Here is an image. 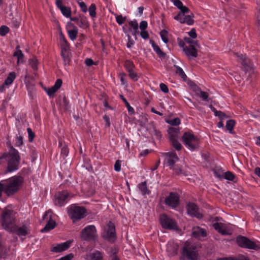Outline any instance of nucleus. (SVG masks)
I'll list each match as a JSON object with an SVG mask.
<instances>
[{
	"label": "nucleus",
	"instance_id": "nucleus-8",
	"mask_svg": "<svg viewBox=\"0 0 260 260\" xmlns=\"http://www.w3.org/2000/svg\"><path fill=\"white\" fill-rule=\"evenodd\" d=\"M185 258L189 260H198L199 259V254L194 247L189 246L187 243L183 248L181 252V256L180 260H183Z\"/></svg>",
	"mask_w": 260,
	"mask_h": 260
},
{
	"label": "nucleus",
	"instance_id": "nucleus-21",
	"mask_svg": "<svg viewBox=\"0 0 260 260\" xmlns=\"http://www.w3.org/2000/svg\"><path fill=\"white\" fill-rule=\"evenodd\" d=\"M59 42L61 48V53H63L64 54L65 52H69V45L68 44L64 36L62 35L61 31L60 32Z\"/></svg>",
	"mask_w": 260,
	"mask_h": 260
},
{
	"label": "nucleus",
	"instance_id": "nucleus-46",
	"mask_svg": "<svg viewBox=\"0 0 260 260\" xmlns=\"http://www.w3.org/2000/svg\"><path fill=\"white\" fill-rule=\"evenodd\" d=\"M128 75L130 78L134 80V81H137L139 79V76H138L137 74L133 70H131V71L128 72Z\"/></svg>",
	"mask_w": 260,
	"mask_h": 260
},
{
	"label": "nucleus",
	"instance_id": "nucleus-18",
	"mask_svg": "<svg viewBox=\"0 0 260 260\" xmlns=\"http://www.w3.org/2000/svg\"><path fill=\"white\" fill-rule=\"evenodd\" d=\"M213 226L216 231L222 235H230L232 233V230L230 227L225 224L216 222L213 223Z\"/></svg>",
	"mask_w": 260,
	"mask_h": 260
},
{
	"label": "nucleus",
	"instance_id": "nucleus-15",
	"mask_svg": "<svg viewBox=\"0 0 260 260\" xmlns=\"http://www.w3.org/2000/svg\"><path fill=\"white\" fill-rule=\"evenodd\" d=\"M186 208L188 214L199 219L202 217V214L194 204L189 203L187 204Z\"/></svg>",
	"mask_w": 260,
	"mask_h": 260
},
{
	"label": "nucleus",
	"instance_id": "nucleus-26",
	"mask_svg": "<svg viewBox=\"0 0 260 260\" xmlns=\"http://www.w3.org/2000/svg\"><path fill=\"white\" fill-rule=\"evenodd\" d=\"M14 56L17 58V64L22 63L24 61V54L20 49L19 46L16 47V51L14 53Z\"/></svg>",
	"mask_w": 260,
	"mask_h": 260
},
{
	"label": "nucleus",
	"instance_id": "nucleus-57",
	"mask_svg": "<svg viewBox=\"0 0 260 260\" xmlns=\"http://www.w3.org/2000/svg\"><path fill=\"white\" fill-rule=\"evenodd\" d=\"M114 170L116 172H119L121 170V161L117 160L114 165Z\"/></svg>",
	"mask_w": 260,
	"mask_h": 260
},
{
	"label": "nucleus",
	"instance_id": "nucleus-14",
	"mask_svg": "<svg viewBox=\"0 0 260 260\" xmlns=\"http://www.w3.org/2000/svg\"><path fill=\"white\" fill-rule=\"evenodd\" d=\"M237 242L238 245L242 247L249 249H254L256 247V244L253 242L245 237L239 236L237 237Z\"/></svg>",
	"mask_w": 260,
	"mask_h": 260
},
{
	"label": "nucleus",
	"instance_id": "nucleus-33",
	"mask_svg": "<svg viewBox=\"0 0 260 260\" xmlns=\"http://www.w3.org/2000/svg\"><path fill=\"white\" fill-rule=\"evenodd\" d=\"M15 232H16L19 235L25 236L28 233L29 230L26 226L20 228L17 230V227L16 226V231Z\"/></svg>",
	"mask_w": 260,
	"mask_h": 260
},
{
	"label": "nucleus",
	"instance_id": "nucleus-11",
	"mask_svg": "<svg viewBox=\"0 0 260 260\" xmlns=\"http://www.w3.org/2000/svg\"><path fill=\"white\" fill-rule=\"evenodd\" d=\"M96 231L94 225H88L81 232V237L85 240H90L96 236Z\"/></svg>",
	"mask_w": 260,
	"mask_h": 260
},
{
	"label": "nucleus",
	"instance_id": "nucleus-38",
	"mask_svg": "<svg viewBox=\"0 0 260 260\" xmlns=\"http://www.w3.org/2000/svg\"><path fill=\"white\" fill-rule=\"evenodd\" d=\"M124 67L127 72L133 70L135 66L133 62L131 60H126L124 63Z\"/></svg>",
	"mask_w": 260,
	"mask_h": 260
},
{
	"label": "nucleus",
	"instance_id": "nucleus-10",
	"mask_svg": "<svg viewBox=\"0 0 260 260\" xmlns=\"http://www.w3.org/2000/svg\"><path fill=\"white\" fill-rule=\"evenodd\" d=\"M159 220L161 226L165 229L170 230H177L178 229L176 222L165 214L160 216Z\"/></svg>",
	"mask_w": 260,
	"mask_h": 260
},
{
	"label": "nucleus",
	"instance_id": "nucleus-30",
	"mask_svg": "<svg viewBox=\"0 0 260 260\" xmlns=\"http://www.w3.org/2000/svg\"><path fill=\"white\" fill-rule=\"evenodd\" d=\"M96 7L94 4H92L89 7L88 11L90 16L92 19H94L96 16Z\"/></svg>",
	"mask_w": 260,
	"mask_h": 260
},
{
	"label": "nucleus",
	"instance_id": "nucleus-52",
	"mask_svg": "<svg viewBox=\"0 0 260 260\" xmlns=\"http://www.w3.org/2000/svg\"><path fill=\"white\" fill-rule=\"evenodd\" d=\"M152 131H151V135L152 136H155L157 138H160L161 135L159 131H156L154 127H152Z\"/></svg>",
	"mask_w": 260,
	"mask_h": 260
},
{
	"label": "nucleus",
	"instance_id": "nucleus-24",
	"mask_svg": "<svg viewBox=\"0 0 260 260\" xmlns=\"http://www.w3.org/2000/svg\"><path fill=\"white\" fill-rule=\"evenodd\" d=\"M15 78L16 74L15 72H12L10 73L8 77L6 79L5 82L1 88H3L6 86L8 87L9 86L11 85L13 82L14 80H15Z\"/></svg>",
	"mask_w": 260,
	"mask_h": 260
},
{
	"label": "nucleus",
	"instance_id": "nucleus-47",
	"mask_svg": "<svg viewBox=\"0 0 260 260\" xmlns=\"http://www.w3.org/2000/svg\"><path fill=\"white\" fill-rule=\"evenodd\" d=\"M126 20L125 17H123L122 15H118L116 17V21L119 25H122Z\"/></svg>",
	"mask_w": 260,
	"mask_h": 260
},
{
	"label": "nucleus",
	"instance_id": "nucleus-19",
	"mask_svg": "<svg viewBox=\"0 0 260 260\" xmlns=\"http://www.w3.org/2000/svg\"><path fill=\"white\" fill-rule=\"evenodd\" d=\"M199 47V46H186L185 48H183V52L189 59H193L198 56L197 48Z\"/></svg>",
	"mask_w": 260,
	"mask_h": 260
},
{
	"label": "nucleus",
	"instance_id": "nucleus-31",
	"mask_svg": "<svg viewBox=\"0 0 260 260\" xmlns=\"http://www.w3.org/2000/svg\"><path fill=\"white\" fill-rule=\"evenodd\" d=\"M68 34L71 40L74 41L77 38L78 29L75 27L74 29L69 30L68 31Z\"/></svg>",
	"mask_w": 260,
	"mask_h": 260
},
{
	"label": "nucleus",
	"instance_id": "nucleus-63",
	"mask_svg": "<svg viewBox=\"0 0 260 260\" xmlns=\"http://www.w3.org/2000/svg\"><path fill=\"white\" fill-rule=\"evenodd\" d=\"M119 76L121 83L123 84H125L126 83V81L125 80V74L124 73H121L119 74Z\"/></svg>",
	"mask_w": 260,
	"mask_h": 260
},
{
	"label": "nucleus",
	"instance_id": "nucleus-44",
	"mask_svg": "<svg viewBox=\"0 0 260 260\" xmlns=\"http://www.w3.org/2000/svg\"><path fill=\"white\" fill-rule=\"evenodd\" d=\"M175 68L176 69V73L178 74L182 79L184 80L187 77L182 69L179 66H175Z\"/></svg>",
	"mask_w": 260,
	"mask_h": 260
},
{
	"label": "nucleus",
	"instance_id": "nucleus-51",
	"mask_svg": "<svg viewBox=\"0 0 260 260\" xmlns=\"http://www.w3.org/2000/svg\"><path fill=\"white\" fill-rule=\"evenodd\" d=\"M234 175L230 172H227L225 173L224 178L229 180H233L234 179Z\"/></svg>",
	"mask_w": 260,
	"mask_h": 260
},
{
	"label": "nucleus",
	"instance_id": "nucleus-56",
	"mask_svg": "<svg viewBox=\"0 0 260 260\" xmlns=\"http://www.w3.org/2000/svg\"><path fill=\"white\" fill-rule=\"evenodd\" d=\"M140 36L144 40H147L149 38L148 32L146 30H141Z\"/></svg>",
	"mask_w": 260,
	"mask_h": 260
},
{
	"label": "nucleus",
	"instance_id": "nucleus-23",
	"mask_svg": "<svg viewBox=\"0 0 260 260\" xmlns=\"http://www.w3.org/2000/svg\"><path fill=\"white\" fill-rule=\"evenodd\" d=\"M168 133L170 141L179 139L180 129L178 128L171 127L168 129Z\"/></svg>",
	"mask_w": 260,
	"mask_h": 260
},
{
	"label": "nucleus",
	"instance_id": "nucleus-36",
	"mask_svg": "<svg viewBox=\"0 0 260 260\" xmlns=\"http://www.w3.org/2000/svg\"><path fill=\"white\" fill-rule=\"evenodd\" d=\"M139 188L143 194H148L149 191L147 189L145 182H142L139 184Z\"/></svg>",
	"mask_w": 260,
	"mask_h": 260
},
{
	"label": "nucleus",
	"instance_id": "nucleus-39",
	"mask_svg": "<svg viewBox=\"0 0 260 260\" xmlns=\"http://www.w3.org/2000/svg\"><path fill=\"white\" fill-rule=\"evenodd\" d=\"M235 122L233 120H229L226 121V127L230 133L232 132L233 127L235 126Z\"/></svg>",
	"mask_w": 260,
	"mask_h": 260
},
{
	"label": "nucleus",
	"instance_id": "nucleus-1",
	"mask_svg": "<svg viewBox=\"0 0 260 260\" xmlns=\"http://www.w3.org/2000/svg\"><path fill=\"white\" fill-rule=\"evenodd\" d=\"M2 182L4 186V193L9 196L20 190L23 185L24 180L21 176H15Z\"/></svg>",
	"mask_w": 260,
	"mask_h": 260
},
{
	"label": "nucleus",
	"instance_id": "nucleus-59",
	"mask_svg": "<svg viewBox=\"0 0 260 260\" xmlns=\"http://www.w3.org/2000/svg\"><path fill=\"white\" fill-rule=\"evenodd\" d=\"M235 55L239 57L238 60L241 62V63L245 64H246L247 61L246 58L243 56L242 55L240 56H238L237 53H235Z\"/></svg>",
	"mask_w": 260,
	"mask_h": 260
},
{
	"label": "nucleus",
	"instance_id": "nucleus-55",
	"mask_svg": "<svg viewBox=\"0 0 260 260\" xmlns=\"http://www.w3.org/2000/svg\"><path fill=\"white\" fill-rule=\"evenodd\" d=\"M148 26V23L146 21H142L140 23V28L141 30H146Z\"/></svg>",
	"mask_w": 260,
	"mask_h": 260
},
{
	"label": "nucleus",
	"instance_id": "nucleus-42",
	"mask_svg": "<svg viewBox=\"0 0 260 260\" xmlns=\"http://www.w3.org/2000/svg\"><path fill=\"white\" fill-rule=\"evenodd\" d=\"M80 9H81V11L85 13L87 12L88 11V8H87V6L86 5V4L83 2L82 1H81L80 2H77Z\"/></svg>",
	"mask_w": 260,
	"mask_h": 260
},
{
	"label": "nucleus",
	"instance_id": "nucleus-37",
	"mask_svg": "<svg viewBox=\"0 0 260 260\" xmlns=\"http://www.w3.org/2000/svg\"><path fill=\"white\" fill-rule=\"evenodd\" d=\"M194 89L197 90V93L200 94V97L204 101H206L208 98V94L207 92L202 91L198 87H194Z\"/></svg>",
	"mask_w": 260,
	"mask_h": 260
},
{
	"label": "nucleus",
	"instance_id": "nucleus-61",
	"mask_svg": "<svg viewBox=\"0 0 260 260\" xmlns=\"http://www.w3.org/2000/svg\"><path fill=\"white\" fill-rule=\"evenodd\" d=\"M103 119L105 121V126L106 127H109L111 124L109 117L105 115L103 116Z\"/></svg>",
	"mask_w": 260,
	"mask_h": 260
},
{
	"label": "nucleus",
	"instance_id": "nucleus-28",
	"mask_svg": "<svg viewBox=\"0 0 260 260\" xmlns=\"http://www.w3.org/2000/svg\"><path fill=\"white\" fill-rule=\"evenodd\" d=\"M151 44L154 51L157 54L159 57L165 58L166 56V54L161 50L159 47L158 45L155 44L153 42H151Z\"/></svg>",
	"mask_w": 260,
	"mask_h": 260
},
{
	"label": "nucleus",
	"instance_id": "nucleus-29",
	"mask_svg": "<svg viewBox=\"0 0 260 260\" xmlns=\"http://www.w3.org/2000/svg\"><path fill=\"white\" fill-rule=\"evenodd\" d=\"M89 260H103V254L99 251L91 253L89 255Z\"/></svg>",
	"mask_w": 260,
	"mask_h": 260
},
{
	"label": "nucleus",
	"instance_id": "nucleus-5",
	"mask_svg": "<svg viewBox=\"0 0 260 260\" xmlns=\"http://www.w3.org/2000/svg\"><path fill=\"white\" fill-rule=\"evenodd\" d=\"M180 10L179 13L174 16V19L181 23L186 24L188 25H192L194 23L193 15L188 14L189 9L186 6H183Z\"/></svg>",
	"mask_w": 260,
	"mask_h": 260
},
{
	"label": "nucleus",
	"instance_id": "nucleus-20",
	"mask_svg": "<svg viewBox=\"0 0 260 260\" xmlns=\"http://www.w3.org/2000/svg\"><path fill=\"white\" fill-rule=\"evenodd\" d=\"M62 81L61 79H57L54 85L50 88L45 89L46 92L49 96H52L55 92L61 87Z\"/></svg>",
	"mask_w": 260,
	"mask_h": 260
},
{
	"label": "nucleus",
	"instance_id": "nucleus-7",
	"mask_svg": "<svg viewBox=\"0 0 260 260\" xmlns=\"http://www.w3.org/2000/svg\"><path fill=\"white\" fill-rule=\"evenodd\" d=\"M85 213L86 210L84 207L74 205H71L68 211L69 216L73 220V222L83 218Z\"/></svg>",
	"mask_w": 260,
	"mask_h": 260
},
{
	"label": "nucleus",
	"instance_id": "nucleus-17",
	"mask_svg": "<svg viewBox=\"0 0 260 260\" xmlns=\"http://www.w3.org/2000/svg\"><path fill=\"white\" fill-rule=\"evenodd\" d=\"M178 245L173 240L169 241L167 245L166 251L170 256H173L177 254Z\"/></svg>",
	"mask_w": 260,
	"mask_h": 260
},
{
	"label": "nucleus",
	"instance_id": "nucleus-35",
	"mask_svg": "<svg viewBox=\"0 0 260 260\" xmlns=\"http://www.w3.org/2000/svg\"><path fill=\"white\" fill-rule=\"evenodd\" d=\"M168 35V32L165 29H163L160 32L161 39L162 41L166 44H167L169 41Z\"/></svg>",
	"mask_w": 260,
	"mask_h": 260
},
{
	"label": "nucleus",
	"instance_id": "nucleus-32",
	"mask_svg": "<svg viewBox=\"0 0 260 260\" xmlns=\"http://www.w3.org/2000/svg\"><path fill=\"white\" fill-rule=\"evenodd\" d=\"M60 11L62 14L67 18H69L71 16V9L69 7L66 6L61 7Z\"/></svg>",
	"mask_w": 260,
	"mask_h": 260
},
{
	"label": "nucleus",
	"instance_id": "nucleus-40",
	"mask_svg": "<svg viewBox=\"0 0 260 260\" xmlns=\"http://www.w3.org/2000/svg\"><path fill=\"white\" fill-rule=\"evenodd\" d=\"M28 61L30 66L34 70L37 69L38 61L36 58L33 57L30 59Z\"/></svg>",
	"mask_w": 260,
	"mask_h": 260
},
{
	"label": "nucleus",
	"instance_id": "nucleus-16",
	"mask_svg": "<svg viewBox=\"0 0 260 260\" xmlns=\"http://www.w3.org/2000/svg\"><path fill=\"white\" fill-rule=\"evenodd\" d=\"M179 196L176 193L171 192L166 198L165 200L166 204L169 206L174 208L176 207L179 204Z\"/></svg>",
	"mask_w": 260,
	"mask_h": 260
},
{
	"label": "nucleus",
	"instance_id": "nucleus-25",
	"mask_svg": "<svg viewBox=\"0 0 260 260\" xmlns=\"http://www.w3.org/2000/svg\"><path fill=\"white\" fill-rule=\"evenodd\" d=\"M77 24L81 28H87L89 26L87 18L84 15H79V19Z\"/></svg>",
	"mask_w": 260,
	"mask_h": 260
},
{
	"label": "nucleus",
	"instance_id": "nucleus-41",
	"mask_svg": "<svg viewBox=\"0 0 260 260\" xmlns=\"http://www.w3.org/2000/svg\"><path fill=\"white\" fill-rule=\"evenodd\" d=\"M69 52H65L64 54L61 53V56L63 59L64 65L69 64L70 62V54Z\"/></svg>",
	"mask_w": 260,
	"mask_h": 260
},
{
	"label": "nucleus",
	"instance_id": "nucleus-54",
	"mask_svg": "<svg viewBox=\"0 0 260 260\" xmlns=\"http://www.w3.org/2000/svg\"><path fill=\"white\" fill-rule=\"evenodd\" d=\"M74 258V254L73 253H69L63 257L56 260H72Z\"/></svg>",
	"mask_w": 260,
	"mask_h": 260
},
{
	"label": "nucleus",
	"instance_id": "nucleus-48",
	"mask_svg": "<svg viewBox=\"0 0 260 260\" xmlns=\"http://www.w3.org/2000/svg\"><path fill=\"white\" fill-rule=\"evenodd\" d=\"M9 31V28L5 25L0 27V35L2 36H5Z\"/></svg>",
	"mask_w": 260,
	"mask_h": 260
},
{
	"label": "nucleus",
	"instance_id": "nucleus-4",
	"mask_svg": "<svg viewBox=\"0 0 260 260\" xmlns=\"http://www.w3.org/2000/svg\"><path fill=\"white\" fill-rule=\"evenodd\" d=\"M165 161L168 166H169L176 175H185V171L180 165L176 164L179 161L177 154L174 152L166 153L165 154Z\"/></svg>",
	"mask_w": 260,
	"mask_h": 260
},
{
	"label": "nucleus",
	"instance_id": "nucleus-34",
	"mask_svg": "<svg viewBox=\"0 0 260 260\" xmlns=\"http://www.w3.org/2000/svg\"><path fill=\"white\" fill-rule=\"evenodd\" d=\"M166 122L167 123L174 126L179 125L181 123L180 120L179 118H175L172 119H167L166 120Z\"/></svg>",
	"mask_w": 260,
	"mask_h": 260
},
{
	"label": "nucleus",
	"instance_id": "nucleus-64",
	"mask_svg": "<svg viewBox=\"0 0 260 260\" xmlns=\"http://www.w3.org/2000/svg\"><path fill=\"white\" fill-rule=\"evenodd\" d=\"M127 37L128 39V41L127 43L126 46L127 48H131L134 44V42L131 39L129 35H127Z\"/></svg>",
	"mask_w": 260,
	"mask_h": 260
},
{
	"label": "nucleus",
	"instance_id": "nucleus-6",
	"mask_svg": "<svg viewBox=\"0 0 260 260\" xmlns=\"http://www.w3.org/2000/svg\"><path fill=\"white\" fill-rule=\"evenodd\" d=\"M182 140L186 147L190 151L196 150L199 147V138L190 133H185Z\"/></svg>",
	"mask_w": 260,
	"mask_h": 260
},
{
	"label": "nucleus",
	"instance_id": "nucleus-45",
	"mask_svg": "<svg viewBox=\"0 0 260 260\" xmlns=\"http://www.w3.org/2000/svg\"><path fill=\"white\" fill-rule=\"evenodd\" d=\"M184 41L186 43L188 44L189 45V46H199V44L197 41H193L189 38H185Z\"/></svg>",
	"mask_w": 260,
	"mask_h": 260
},
{
	"label": "nucleus",
	"instance_id": "nucleus-12",
	"mask_svg": "<svg viewBox=\"0 0 260 260\" xmlns=\"http://www.w3.org/2000/svg\"><path fill=\"white\" fill-rule=\"evenodd\" d=\"M70 195L68 191H63L56 193L54 197V204L55 206L61 207L64 206L69 199Z\"/></svg>",
	"mask_w": 260,
	"mask_h": 260
},
{
	"label": "nucleus",
	"instance_id": "nucleus-22",
	"mask_svg": "<svg viewBox=\"0 0 260 260\" xmlns=\"http://www.w3.org/2000/svg\"><path fill=\"white\" fill-rule=\"evenodd\" d=\"M192 235L194 237L201 239L206 236V231L199 226H195L192 228Z\"/></svg>",
	"mask_w": 260,
	"mask_h": 260
},
{
	"label": "nucleus",
	"instance_id": "nucleus-60",
	"mask_svg": "<svg viewBox=\"0 0 260 260\" xmlns=\"http://www.w3.org/2000/svg\"><path fill=\"white\" fill-rule=\"evenodd\" d=\"M187 33L191 38L195 39L197 38V34L195 29H191V30L190 31L188 32Z\"/></svg>",
	"mask_w": 260,
	"mask_h": 260
},
{
	"label": "nucleus",
	"instance_id": "nucleus-43",
	"mask_svg": "<svg viewBox=\"0 0 260 260\" xmlns=\"http://www.w3.org/2000/svg\"><path fill=\"white\" fill-rule=\"evenodd\" d=\"M172 143L173 146L177 150H179L182 148L181 144L178 141V139H175L172 141H170Z\"/></svg>",
	"mask_w": 260,
	"mask_h": 260
},
{
	"label": "nucleus",
	"instance_id": "nucleus-50",
	"mask_svg": "<svg viewBox=\"0 0 260 260\" xmlns=\"http://www.w3.org/2000/svg\"><path fill=\"white\" fill-rule=\"evenodd\" d=\"M27 131L28 135V140L29 142H32L35 137V134L30 128H27Z\"/></svg>",
	"mask_w": 260,
	"mask_h": 260
},
{
	"label": "nucleus",
	"instance_id": "nucleus-2",
	"mask_svg": "<svg viewBox=\"0 0 260 260\" xmlns=\"http://www.w3.org/2000/svg\"><path fill=\"white\" fill-rule=\"evenodd\" d=\"M5 159L7 162V171L13 172L18 169L20 157L18 151L14 148H11L9 152H6L0 157V159Z\"/></svg>",
	"mask_w": 260,
	"mask_h": 260
},
{
	"label": "nucleus",
	"instance_id": "nucleus-27",
	"mask_svg": "<svg viewBox=\"0 0 260 260\" xmlns=\"http://www.w3.org/2000/svg\"><path fill=\"white\" fill-rule=\"evenodd\" d=\"M56 226V222L52 219H49L46 224L45 226L41 230L42 232H47L53 229Z\"/></svg>",
	"mask_w": 260,
	"mask_h": 260
},
{
	"label": "nucleus",
	"instance_id": "nucleus-49",
	"mask_svg": "<svg viewBox=\"0 0 260 260\" xmlns=\"http://www.w3.org/2000/svg\"><path fill=\"white\" fill-rule=\"evenodd\" d=\"M129 25L132 27L134 30H138V24L136 20H133L129 22Z\"/></svg>",
	"mask_w": 260,
	"mask_h": 260
},
{
	"label": "nucleus",
	"instance_id": "nucleus-13",
	"mask_svg": "<svg viewBox=\"0 0 260 260\" xmlns=\"http://www.w3.org/2000/svg\"><path fill=\"white\" fill-rule=\"evenodd\" d=\"M72 242V240H68L63 243L53 244L51 247V251L55 253L66 251L71 246Z\"/></svg>",
	"mask_w": 260,
	"mask_h": 260
},
{
	"label": "nucleus",
	"instance_id": "nucleus-62",
	"mask_svg": "<svg viewBox=\"0 0 260 260\" xmlns=\"http://www.w3.org/2000/svg\"><path fill=\"white\" fill-rule=\"evenodd\" d=\"M215 115L216 116H218L220 118L222 119L225 117V114L222 113L221 111H216L215 112Z\"/></svg>",
	"mask_w": 260,
	"mask_h": 260
},
{
	"label": "nucleus",
	"instance_id": "nucleus-53",
	"mask_svg": "<svg viewBox=\"0 0 260 260\" xmlns=\"http://www.w3.org/2000/svg\"><path fill=\"white\" fill-rule=\"evenodd\" d=\"M178 9L181 8L183 6V4L180 0H170Z\"/></svg>",
	"mask_w": 260,
	"mask_h": 260
},
{
	"label": "nucleus",
	"instance_id": "nucleus-3",
	"mask_svg": "<svg viewBox=\"0 0 260 260\" xmlns=\"http://www.w3.org/2000/svg\"><path fill=\"white\" fill-rule=\"evenodd\" d=\"M1 222L4 229L11 232L16 231L15 217L14 212L9 208L3 212Z\"/></svg>",
	"mask_w": 260,
	"mask_h": 260
},
{
	"label": "nucleus",
	"instance_id": "nucleus-9",
	"mask_svg": "<svg viewBox=\"0 0 260 260\" xmlns=\"http://www.w3.org/2000/svg\"><path fill=\"white\" fill-rule=\"evenodd\" d=\"M102 237L110 241H113L115 238V229L114 224L109 222L103 229Z\"/></svg>",
	"mask_w": 260,
	"mask_h": 260
},
{
	"label": "nucleus",
	"instance_id": "nucleus-58",
	"mask_svg": "<svg viewBox=\"0 0 260 260\" xmlns=\"http://www.w3.org/2000/svg\"><path fill=\"white\" fill-rule=\"evenodd\" d=\"M159 87L162 91L165 93H167L169 91L168 88L167 86L164 83H160L159 85Z\"/></svg>",
	"mask_w": 260,
	"mask_h": 260
}]
</instances>
